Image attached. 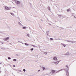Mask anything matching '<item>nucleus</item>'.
Returning <instances> with one entry per match:
<instances>
[{"label":"nucleus","instance_id":"f257e3e1","mask_svg":"<svg viewBox=\"0 0 76 76\" xmlns=\"http://www.w3.org/2000/svg\"><path fill=\"white\" fill-rule=\"evenodd\" d=\"M53 59L54 60H56V61H57V57L56 56L53 57Z\"/></svg>","mask_w":76,"mask_h":76},{"label":"nucleus","instance_id":"f03ea898","mask_svg":"<svg viewBox=\"0 0 76 76\" xmlns=\"http://www.w3.org/2000/svg\"><path fill=\"white\" fill-rule=\"evenodd\" d=\"M15 2L16 3V4H20V2L19 1H15Z\"/></svg>","mask_w":76,"mask_h":76},{"label":"nucleus","instance_id":"7ed1b4c3","mask_svg":"<svg viewBox=\"0 0 76 76\" xmlns=\"http://www.w3.org/2000/svg\"><path fill=\"white\" fill-rule=\"evenodd\" d=\"M59 63V61H58L55 62L54 63L55 64H58Z\"/></svg>","mask_w":76,"mask_h":76},{"label":"nucleus","instance_id":"20e7f679","mask_svg":"<svg viewBox=\"0 0 76 76\" xmlns=\"http://www.w3.org/2000/svg\"><path fill=\"white\" fill-rule=\"evenodd\" d=\"M5 9H6V10H9V7H8L7 6H5Z\"/></svg>","mask_w":76,"mask_h":76},{"label":"nucleus","instance_id":"39448f33","mask_svg":"<svg viewBox=\"0 0 76 76\" xmlns=\"http://www.w3.org/2000/svg\"><path fill=\"white\" fill-rule=\"evenodd\" d=\"M71 11V10L70 8L67 10V12H70Z\"/></svg>","mask_w":76,"mask_h":76},{"label":"nucleus","instance_id":"423d86ee","mask_svg":"<svg viewBox=\"0 0 76 76\" xmlns=\"http://www.w3.org/2000/svg\"><path fill=\"white\" fill-rule=\"evenodd\" d=\"M55 70H51V72L52 73H55Z\"/></svg>","mask_w":76,"mask_h":76},{"label":"nucleus","instance_id":"0eeeda50","mask_svg":"<svg viewBox=\"0 0 76 76\" xmlns=\"http://www.w3.org/2000/svg\"><path fill=\"white\" fill-rule=\"evenodd\" d=\"M76 41H72V40L71 41V42H72V43H76Z\"/></svg>","mask_w":76,"mask_h":76},{"label":"nucleus","instance_id":"6e6552de","mask_svg":"<svg viewBox=\"0 0 76 76\" xmlns=\"http://www.w3.org/2000/svg\"><path fill=\"white\" fill-rule=\"evenodd\" d=\"M61 44L62 45H63L64 46V47H65L66 46V45H64V44H62V43H61Z\"/></svg>","mask_w":76,"mask_h":76},{"label":"nucleus","instance_id":"1a4fd4ad","mask_svg":"<svg viewBox=\"0 0 76 76\" xmlns=\"http://www.w3.org/2000/svg\"><path fill=\"white\" fill-rule=\"evenodd\" d=\"M9 38V37H7L5 39V41H7Z\"/></svg>","mask_w":76,"mask_h":76},{"label":"nucleus","instance_id":"9d476101","mask_svg":"<svg viewBox=\"0 0 76 76\" xmlns=\"http://www.w3.org/2000/svg\"><path fill=\"white\" fill-rule=\"evenodd\" d=\"M67 73H68V75L67 74V76H69V71H67Z\"/></svg>","mask_w":76,"mask_h":76},{"label":"nucleus","instance_id":"9b49d317","mask_svg":"<svg viewBox=\"0 0 76 76\" xmlns=\"http://www.w3.org/2000/svg\"><path fill=\"white\" fill-rule=\"evenodd\" d=\"M13 61H16V59H13Z\"/></svg>","mask_w":76,"mask_h":76},{"label":"nucleus","instance_id":"f8f14e48","mask_svg":"<svg viewBox=\"0 0 76 76\" xmlns=\"http://www.w3.org/2000/svg\"><path fill=\"white\" fill-rule=\"evenodd\" d=\"M67 42H71V40H67Z\"/></svg>","mask_w":76,"mask_h":76},{"label":"nucleus","instance_id":"ddd939ff","mask_svg":"<svg viewBox=\"0 0 76 76\" xmlns=\"http://www.w3.org/2000/svg\"><path fill=\"white\" fill-rule=\"evenodd\" d=\"M43 68V70H45V67H42Z\"/></svg>","mask_w":76,"mask_h":76},{"label":"nucleus","instance_id":"4468645a","mask_svg":"<svg viewBox=\"0 0 76 76\" xmlns=\"http://www.w3.org/2000/svg\"><path fill=\"white\" fill-rule=\"evenodd\" d=\"M25 45H29L27 44V43H25Z\"/></svg>","mask_w":76,"mask_h":76},{"label":"nucleus","instance_id":"2eb2a0df","mask_svg":"<svg viewBox=\"0 0 76 76\" xmlns=\"http://www.w3.org/2000/svg\"><path fill=\"white\" fill-rule=\"evenodd\" d=\"M31 51H33V50H34V49L33 48L31 49Z\"/></svg>","mask_w":76,"mask_h":76},{"label":"nucleus","instance_id":"dca6fc26","mask_svg":"<svg viewBox=\"0 0 76 76\" xmlns=\"http://www.w3.org/2000/svg\"><path fill=\"white\" fill-rule=\"evenodd\" d=\"M8 59H11V58L10 57H8Z\"/></svg>","mask_w":76,"mask_h":76},{"label":"nucleus","instance_id":"f3484780","mask_svg":"<svg viewBox=\"0 0 76 76\" xmlns=\"http://www.w3.org/2000/svg\"><path fill=\"white\" fill-rule=\"evenodd\" d=\"M26 28L25 27H23V29H26Z\"/></svg>","mask_w":76,"mask_h":76},{"label":"nucleus","instance_id":"a211bd4d","mask_svg":"<svg viewBox=\"0 0 76 76\" xmlns=\"http://www.w3.org/2000/svg\"><path fill=\"white\" fill-rule=\"evenodd\" d=\"M50 39L51 40H53V39L52 38H50Z\"/></svg>","mask_w":76,"mask_h":76},{"label":"nucleus","instance_id":"6ab92c4d","mask_svg":"<svg viewBox=\"0 0 76 76\" xmlns=\"http://www.w3.org/2000/svg\"><path fill=\"white\" fill-rule=\"evenodd\" d=\"M23 71H24V72H25L26 71V70H25V69H23Z\"/></svg>","mask_w":76,"mask_h":76},{"label":"nucleus","instance_id":"aec40b11","mask_svg":"<svg viewBox=\"0 0 76 76\" xmlns=\"http://www.w3.org/2000/svg\"><path fill=\"white\" fill-rule=\"evenodd\" d=\"M67 55H69V53H67Z\"/></svg>","mask_w":76,"mask_h":76},{"label":"nucleus","instance_id":"412c9836","mask_svg":"<svg viewBox=\"0 0 76 76\" xmlns=\"http://www.w3.org/2000/svg\"><path fill=\"white\" fill-rule=\"evenodd\" d=\"M48 9H49V10H50V7H48Z\"/></svg>","mask_w":76,"mask_h":76},{"label":"nucleus","instance_id":"4be33fe9","mask_svg":"<svg viewBox=\"0 0 76 76\" xmlns=\"http://www.w3.org/2000/svg\"><path fill=\"white\" fill-rule=\"evenodd\" d=\"M13 67H14L15 66V65H13Z\"/></svg>","mask_w":76,"mask_h":76},{"label":"nucleus","instance_id":"5701e85b","mask_svg":"<svg viewBox=\"0 0 76 76\" xmlns=\"http://www.w3.org/2000/svg\"><path fill=\"white\" fill-rule=\"evenodd\" d=\"M27 35L28 37H29V34H27Z\"/></svg>","mask_w":76,"mask_h":76},{"label":"nucleus","instance_id":"b1692460","mask_svg":"<svg viewBox=\"0 0 76 76\" xmlns=\"http://www.w3.org/2000/svg\"><path fill=\"white\" fill-rule=\"evenodd\" d=\"M45 54H47V53H45Z\"/></svg>","mask_w":76,"mask_h":76},{"label":"nucleus","instance_id":"393cba45","mask_svg":"<svg viewBox=\"0 0 76 76\" xmlns=\"http://www.w3.org/2000/svg\"><path fill=\"white\" fill-rule=\"evenodd\" d=\"M40 70H38V72H40Z\"/></svg>","mask_w":76,"mask_h":76},{"label":"nucleus","instance_id":"a878e982","mask_svg":"<svg viewBox=\"0 0 76 76\" xmlns=\"http://www.w3.org/2000/svg\"><path fill=\"white\" fill-rule=\"evenodd\" d=\"M74 16L75 18V19H76V17H75V16Z\"/></svg>","mask_w":76,"mask_h":76},{"label":"nucleus","instance_id":"bb28decb","mask_svg":"<svg viewBox=\"0 0 76 76\" xmlns=\"http://www.w3.org/2000/svg\"><path fill=\"white\" fill-rule=\"evenodd\" d=\"M32 46H33V47H35V46H34V45H32Z\"/></svg>","mask_w":76,"mask_h":76},{"label":"nucleus","instance_id":"cd10ccee","mask_svg":"<svg viewBox=\"0 0 76 76\" xmlns=\"http://www.w3.org/2000/svg\"><path fill=\"white\" fill-rule=\"evenodd\" d=\"M67 68H68V66H67Z\"/></svg>","mask_w":76,"mask_h":76}]
</instances>
